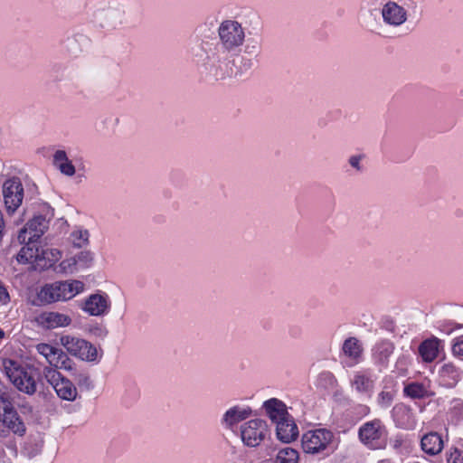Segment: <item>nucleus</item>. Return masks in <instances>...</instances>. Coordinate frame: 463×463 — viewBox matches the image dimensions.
<instances>
[{"label": "nucleus", "instance_id": "nucleus-1", "mask_svg": "<svg viewBox=\"0 0 463 463\" xmlns=\"http://www.w3.org/2000/svg\"><path fill=\"white\" fill-rule=\"evenodd\" d=\"M217 33L220 45L212 46L206 43L209 48L203 47L206 52V70L216 80L241 76V72L233 73L229 54L241 50L245 42V28L236 20L225 19L219 24Z\"/></svg>", "mask_w": 463, "mask_h": 463}, {"label": "nucleus", "instance_id": "nucleus-2", "mask_svg": "<svg viewBox=\"0 0 463 463\" xmlns=\"http://www.w3.org/2000/svg\"><path fill=\"white\" fill-rule=\"evenodd\" d=\"M84 284L80 280L56 281L44 285L37 293L41 304H51L57 301H65L80 293Z\"/></svg>", "mask_w": 463, "mask_h": 463}, {"label": "nucleus", "instance_id": "nucleus-3", "mask_svg": "<svg viewBox=\"0 0 463 463\" xmlns=\"http://www.w3.org/2000/svg\"><path fill=\"white\" fill-rule=\"evenodd\" d=\"M334 438L333 432L326 429L308 430L301 438L303 451L311 455L327 454Z\"/></svg>", "mask_w": 463, "mask_h": 463}, {"label": "nucleus", "instance_id": "nucleus-4", "mask_svg": "<svg viewBox=\"0 0 463 463\" xmlns=\"http://www.w3.org/2000/svg\"><path fill=\"white\" fill-rule=\"evenodd\" d=\"M4 371L10 382L20 391L33 395L36 392V381L21 364L14 360L4 361Z\"/></svg>", "mask_w": 463, "mask_h": 463}, {"label": "nucleus", "instance_id": "nucleus-5", "mask_svg": "<svg viewBox=\"0 0 463 463\" xmlns=\"http://www.w3.org/2000/svg\"><path fill=\"white\" fill-rule=\"evenodd\" d=\"M43 374L46 381L52 386L59 398L68 402H73L77 399L78 391L76 386L60 372L52 367H44L43 369Z\"/></svg>", "mask_w": 463, "mask_h": 463}, {"label": "nucleus", "instance_id": "nucleus-6", "mask_svg": "<svg viewBox=\"0 0 463 463\" xmlns=\"http://www.w3.org/2000/svg\"><path fill=\"white\" fill-rule=\"evenodd\" d=\"M269 433V426L264 420H250L241 426V440L249 448L260 446Z\"/></svg>", "mask_w": 463, "mask_h": 463}, {"label": "nucleus", "instance_id": "nucleus-7", "mask_svg": "<svg viewBox=\"0 0 463 463\" xmlns=\"http://www.w3.org/2000/svg\"><path fill=\"white\" fill-rule=\"evenodd\" d=\"M60 341L69 354L83 361L94 362L98 358L97 348L85 339L63 335Z\"/></svg>", "mask_w": 463, "mask_h": 463}, {"label": "nucleus", "instance_id": "nucleus-8", "mask_svg": "<svg viewBox=\"0 0 463 463\" xmlns=\"http://www.w3.org/2000/svg\"><path fill=\"white\" fill-rule=\"evenodd\" d=\"M4 204L8 215H13L21 206L24 190L21 180L18 177L6 179L2 186Z\"/></svg>", "mask_w": 463, "mask_h": 463}, {"label": "nucleus", "instance_id": "nucleus-9", "mask_svg": "<svg viewBox=\"0 0 463 463\" xmlns=\"http://www.w3.org/2000/svg\"><path fill=\"white\" fill-rule=\"evenodd\" d=\"M99 26L110 30L120 28L127 20V5L117 1L103 9L98 16Z\"/></svg>", "mask_w": 463, "mask_h": 463}, {"label": "nucleus", "instance_id": "nucleus-10", "mask_svg": "<svg viewBox=\"0 0 463 463\" xmlns=\"http://www.w3.org/2000/svg\"><path fill=\"white\" fill-rule=\"evenodd\" d=\"M37 353L42 355L52 367L71 371L74 367L73 361L61 349L56 348L51 345L41 343L35 346Z\"/></svg>", "mask_w": 463, "mask_h": 463}, {"label": "nucleus", "instance_id": "nucleus-11", "mask_svg": "<svg viewBox=\"0 0 463 463\" xmlns=\"http://www.w3.org/2000/svg\"><path fill=\"white\" fill-rule=\"evenodd\" d=\"M386 435L385 426L379 419L364 423L358 430L360 441L369 449L381 448V440Z\"/></svg>", "mask_w": 463, "mask_h": 463}, {"label": "nucleus", "instance_id": "nucleus-12", "mask_svg": "<svg viewBox=\"0 0 463 463\" xmlns=\"http://www.w3.org/2000/svg\"><path fill=\"white\" fill-rule=\"evenodd\" d=\"M383 22L392 28L403 25L409 17L407 9L397 2L389 0L381 8Z\"/></svg>", "mask_w": 463, "mask_h": 463}, {"label": "nucleus", "instance_id": "nucleus-13", "mask_svg": "<svg viewBox=\"0 0 463 463\" xmlns=\"http://www.w3.org/2000/svg\"><path fill=\"white\" fill-rule=\"evenodd\" d=\"M49 221L43 215H36L29 220L25 226L19 232L18 241L20 243L25 242L26 240L40 239L47 231Z\"/></svg>", "mask_w": 463, "mask_h": 463}, {"label": "nucleus", "instance_id": "nucleus-14", "mask_svg": "<svg viewBox=\"0 0 463 463\" xmlns=\"http://www.w3.org/2000/svg\"><path fill=\"white\" fill-rule=\"evenodd\" d=\"M80 307L90 316H103L108 313L110 307L109 298L105 293L91 294L80 304Z\"/></svg>", "mask_w": 463, "mask_h": 463}, {"label": "nucleus", "instance_id": "nucleus-15", "mask_svg": "<svg viewBox=\"0 0 463 463\" xmlns=\"http://www.w3.org/2000/svg\"><path fill=\"white\" fill-rule=\"evenodd\" d=\"M263 409L270 420L275 424L291 417L288 412L286 404L277 398H271L264 402Z\"/></svg>", "mask_w": 463, "mask_h": 463}, {"label": "nucleus", "instance_id": "nucleus-16", "mask_svg": "<svg viewBox=\"0 0 463 463\" xmlns=\"http://www.w3.org/2000/svg\"><path fill=\"white\" fill-rule=\"evenodd\" d=\"M22 244H24V246L22 247L19 253L17 254V261L19 263H32L36 265H42L41 249L37 245V240H26V241L23 242Z\"/></svg>", "mask_w": 463, "mask_h": 463}, {"label": "nucleus", "instance_id": "nucleus-17", "mask_svg": "<svg viewBox=\"0 0 463 463\" xmlns=\"http://www.w3.org/2000/svg\"><path fill=\"white\" fill-rule=\"evenodd\" d=\"M251 412L252 410L248 406L235 405L225 411L222 418V424L228 429H232L239 422L248 419Z\"/></svg>", "mask_w": 463, "mask_h": 463}, {"label": "nucleus", "instance_id": "nucleus-18", "mask_svg": "<svg viewBox=\"0 0 463 463\" xmlns=\"http://www.w3.org/2000/svg\"><path fill=\"white\" fill-rule=\"evenodd\" d=\"M277 438L284 443L294 441L298 436V428L292 417L276 424Z\"/></svg>", "mask_w": 463, "mask_h": 463}, {"label": "nucleus", "instance_id": "nucleus-19", "mask_svg": "<svg viewBox=\"0 0 463 463\" xmlns=\"http://www.w3.org/2000/svg\"><path fill=\"white\" fill-rule=\"evenodd\" d=\"M38 321L46 328H57L68 326L71 323V318L59 312H43L39 316Z\"/></svg>", "mask_w": 463, "mask_h": 463}, {"label": "nucleus", "instance_id": "nucleus-20", "mask_svg": "<svg viewBox=\"0 0 463 463\" xmlns=\"http://www.w3.org/2000/svg\"><path fill=\"white\" fill-rule=\"evenodd\" d=\"M53 165L64 175L73 176L76 173L75 165L69 159L65 150H56L52 156Z\"/></svg>", "mask_w": 463, "mask_h": 463}, {"label": "nucleus", "instance_id": "nucleus-21", "mask_svg": "<svg viewBox=\"0 0 463 463\" xmlns=\"http://www.w3.org/2000/svg\"><path fill=\"white\" fill-rule=\"evenodd\" d=\"M421 449L430 455L439 454L443 448V440L437 432L424 435L420 441Z\"/></svg>", "mask_w": 463, "mask_h": 463}, {"label": "nucleus", "instance_id": "nucleus-22", "mask_svg": "<svg viewBox=\"0 0 463 463\" xmlns=\"http://www.w3.org/2000/svg\"><path fill=\"white\" fill-rule=\"evenodd\" d=\"M393 345L390 341H382L373 349V355L376 363L385 364L393 352Z\"/></svg>", "mask_w": 463, "mask_h": 463}, {"label": "nucleus", "instance_id": "nucleus-23", "mask_svg": "<svg viewBox=\"0 0 463 463\" xmlns=\"http://www.w3.org/2000/svg\"><path fill=\"white\" fill-rule=\"evenodd\" d=\"M439 341L437 338L425 340L419 348L420 354L425 362H432L437 358Z\"/></svg>", "mask_w": 463, "mask_h": 463}, {"label": "nucleus", "instance_id": "nucleus-24", "mask_svg": "<svg viewBox=\"0 0 463 463\" xmlns=\"http://www.w3.org/2000/svg\"><path fill=\"white\" fill-rule=\"evenodd\" d=\"M352 384L359 392H368L373 388V381L372 378L362 372H358L354 374Z\"/></svg>", "mask_w": 463, "mask_h": 463}, {"label": "nucleus", "instance_id": "nucleus-25", "mask_svg": "<svg viewBox=\"0 0 463 463\" xmlns=\"http://www.w3.org/2000/svg\"><path fill=\"white\" fill-rule=\"evenodd\" d=\"M3 423L14 434L17 435H24L25 432V426L24 422L21 420L20 417L18 416L17 412H14V414L10 416H6L5 418L2 419Z\"/></svg>", "mask_w": 463, "mask_h": 463}, {"label": "nucleus", "instance_id": "nucleus-26", "mask_svg": "<svg viewBox=\"0 0 463 463\" xmlns=\"http://www.w3.org/2000/svg\"><path fill=\"white\" fill-rule=\"evenodd\" d=\"M299 454L292 448H284L277 453L273 463H298Z\"/></svg>", "mask_w": 463, "mask_h": 463}, {"label": "nucleus", "instance_id": "nucleus-27", "mask_svg": "<svg viewBox=\"0 0 463 463\" xmlns=\"http://www.w3.org/2000/svg\"><path fill=\"white\" fill-rule=\"evenodd\" d=\"M343 352L345 355L357 359L362 354L363 348L356 338L349 337L344 342Z\"/></svg>", "mask_w": 463, "mask_h": 463}, {"label": "nucleus", "instance_id": "nucleus-28", "mask_svg": "<svg viewBox=\"0 0 463 463\" xmlns=\"http://www.w3.org/2000/svg\"><path fill=\"white\" fill-rule=\"evenodd\" d=\"M61 257V252L57 249H41V265L43 267L52 266L55 261L59 260Z\"/></svg>", "mask_w": 463, "mask_h": 463}, {"label": "nucleus", "instance_id": "nucleus-29", "mask_svg": "<svg viewBox=\"0 0 463 463\" xmlns=\"http://www.w3.org/2000/svg\"><path fill=\"white\" fill-rule=\"evenodd\" d=\"M404 393L412 399H421L427 395V390L421 383H411L405 386Z\"/></svg>", "mask_w": 463, "mask_h": 463}, {"label": "nucleus", "instance_id": "nucleus-30", "mask_svg": "<svg viewBox=\"0 0 463 463\" xmlns=\"http://www.w3.org/2000/svg\"><path fill=\"white\" fill-rule=\"evenodd\" d=\"M43 449V439H33L26 442L24 448V454L33 458L40 455Z\"/></svg>", "mask_w": 463, "mask_h": 463}, {"label": "nucleus", "instance_id": "nucleus-31", "mask_svg": "<svg viewBox=\"0 0 463 463\" xmlns=\"http://www.w3.org/2000/svg\"><path fill=\"white\" fill-rule=\"evenodd\" d=\"M89 236L87 230H76L71 233V241L75 247L82 248L89 243Z\"/></svg>", "mask_w": 463, "mask_h": 463}, {"label": "nucleus", "instance_id": "nucleus-32", "mask_svg": "<svg viewBox=\"0 0 463 463\" xmlns=\"http://www.w3.org/2000/svg\"><path fill=\"white\" fill-rule=\"evenodd\" d=\"M442 377H448L450 380H452V383L450 384H455L460 377V373L458 369L453 365L452 364H446L442 366L440 371Z\"/></svg>", "mask_w": 463, "mask_h": 463}, {"label": "nucleus", "instance_id": "nucleus-33", "mask_svg": "<svg viewBox=\"0 0 463 463\" xmlns=\"http://www.w3.org/2000/svg\"><path fill=\"white\" fill-rule=\"evenodd\" d=\"M15 411L12 402L6 397L0 396V418L4 419Z\"/></svg>", "mask_w": 463, "mask_h": 463}, {"label": "nucleus", "instance_id": "nucleus-34", "mask_svg": "<svg viewBox=\"0 0 463 463\" xmlns=\"http://www.w3.org/2000/svg\"><path fill=\"white\" fill-rule=\"evenodd\" d=\"M74 379L80 388H83L87 391H90L93 388L92 381L87 373L79 372L75 374Z\"/></svg>", "mask_w": 463, "mask_h": 463}, {"label": "nucleus", "instance_id": "nucleus-35", "mask_svg": "<svg viewBox=\"0 0 463 463\" xmlns=\"http://www.w3.org/2000/svg\"><path fill=\"white\" fill-rule=\"evenodd\" d=\"M77 264L78 260L75 257L67 258L60 263V271L64 273H72Z\"/></svg>", "mask_w": 463, "mask_h": 463}, {"label": "nucleus", "instance_id": "nucleus-36", "mask_svg": "<svg viewBox=\"0 0 463 463\" xmlns=\"http://www.w3.org/2000/svg\"><path fill=\"white\" fill-rule=\"evenodd\" d=\"M364 159V155H363V154L352 155L348 158V164L356 172L360 173L364 170V167L362 165V161Z\"/></svg>", "mask_w": 463, "mask_h": 463}, {"label": "nucleus", "instance_id": "nucleus-37", "mask_svg": "<svg viewBox=\"0 0 463 463\" xmlns=\"http://www.w3.org/2000/svg\"><path fill=\"white\" fill-rule=\"evenodd\" d=\"M448 463H463V451L457 448L450 449Z\"/></svg>", "mask_w": 463, "mask_h": 463}, {"label": "nucleus", "instance_id": "nucleus-38", "mask_svg": "<svg viewBox=\"0 0 463 463\" xmlns=\"http://www.w3.org/2000/svg\"><path fill=\"white\" fill-rule=\"evenodd\" d=\"M78 260V263L82 264L83 266H88L93 260V256L90 251H80L76 256H74Z\"/></svg>", "mask_w": 463, "mask_h": 463}, {"label": "nucleus", "instance_id": "nucleus-39", "mask_svg": "<svg viewBox=\"0 0 463 463\" xmlns=\"http://www.w3.org/2000/svg\"><path fill=\"white\" fill-rule=\"evenodd\" d=\"M392 399H393V396L390 392H382L379 394L378 402L381 406L388 407L392 403Z\"/></svg>", "mask_w": 463, "mask_h": 463}, {"label": "nucleus", "instance_id": "nucleus-40", "mask_svg": "<svg viewBox=\"0 0 463 463\" xmlns=\"http://www.w3.org/2000/svg\"><path fill=\"white\" fill-rule=\"evenodd\" d=\"M452 352L456 355L463 356V337L457 339L452 346Z\"/></svg>", "mask_w": 463, "mask_h": 463}, {"label": "nucleus", "instance_id": "nucleus-41", "mask_svg": "<svg viewBox=\"0 0 463 463\" xmlns=\"http://www.w3.org/2000/svg\"><path fill=\"white\" fill-rule=\"evenodd\" d=\"M9 301H10L9 294H8L5 287L0 281V302H2L3 304H6Z\"/></svg>", "mask_w": 463, "mask_h": 463}, {"label": "nucleus", "instance_id": "nucleus-42", "mask_svg": "<svg viewBox=\"0 0 463 463\" xmlns=\"http://www.w3.org/2000/svg\"><path fill=\"white\" fill-rule=\"evenodd\" d=\"M260 51V46L258 43H255L254 44H247L245 46V52L248 54H258Z\"/></svg>", "mask_w": 463, "mask_h": 463}, {"label": "nucleus", "instance_id": "nucleus-43", "mask_svg": "<svg viewBox=\"0 0 463 463\" xmlns=\"http://www.w3.org/2000/svg\"><path fill=\"white\" fill-rule=\"evenodd\" d=\"M402 444V439H399V438H396L393 441H392V445L395 449L399 448Z\"/></svg>", "mask_w": 463, "mask_h": 463}, {"label": "nucleus", "instance_id": "nucleus-44", "mask_svg": "<svg viewBox=\"0 0 463 463\" xmlns=\"http://www.w3.org/2000/svg\"><path fill=\"white\" fill-rule=\"evenodd\" d=\"M4 335V332L0 330V337Z\"/></svg>", "mask_w": 463, "mask_h": 463}]
</instances>
